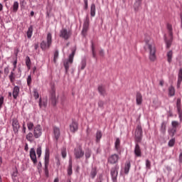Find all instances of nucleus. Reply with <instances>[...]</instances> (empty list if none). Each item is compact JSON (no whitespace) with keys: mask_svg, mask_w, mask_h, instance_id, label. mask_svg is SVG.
<instances>
[{"mask_svg":"<svg viewBox=\"0 0 182 182\" xmlns=\"http://www.w3.org/2000/svg\"><path fill=\"white\" fill-rule=\"evenodd\" d=\"M145 41V49H148L149 55V58L151 62H155L156 59V46L154 44L153 42L150 41V36H146L144 39Z\"/></svg>","mask_w":182,"mask_h":182,"instance_id":"f257e3e1","label":"nucleus"},{"mask_svg":"<svg viewBox=\"0 0 182 182\" xmlns=\"http://www.w3.org/2000/svg\"><path fill=\"white\" fill-rule=\"evenodd\" d=\"M166 28L170 38L168 40L167 37L165 36L164 41L166 42L167 49H170L171 43H173V26L170 23H168L166 25Z\"/></svg>","mask_w":182,"mask_h":182,"instance_id":"f03ea898","label":"nucleus"},{"mask_svg":"<svg viewBox=\"0 0 182 182\" xmlns=\"http://www.w3.org/2000/svg\"><path fill=\"white\" fill-rule=\"evenodd\" d=\"M75 53H76V50H73L72 53L69 55L68 60L64 62V68L65 69V73H68V72H69V68L70 67V65L73 63V58H75Z\"/></svg>","mask_w":182,"mask_h":182,"instance_id":"7ed1b4c3","label":"nucleus"},{"mask_svg":"<svg viewBox=\"0 0 182 182\" xmlns=\"http://www.w3.org/2000/svg\"><path fill=\"white\" fill-rule=\"evenodd\" d=\"M143 137V129L141 125H138L135 131V143H141Z\"/></svg>","mask_w":182,"mask_h":182,"instance_id":"20e7f679","label":"nucleus"},{"mask_svg":"<svg viewBox=\"0 0 182 182\" xmlns=\"http://www.w3.org/2000/svg\"><path fill=\"white\" fill-rule=\"evenodd\" d=\"M55 92L56 90L55 89V86L53 85L50 90V102L53 106H56V104L58 103V98L56 97Z\"/></svg>","mask_w":182,"mask_h":182,"instance_id":"39448f33","label":"nucleus"},{"mask_svg":"<svg viewBox=\"0 0 182 182\" xmlns=\"http://www.w3.org/2000/svg\"><path fill=\"white\" fill-rule=\"evenodd\" d=\"M12 127L13 132H14V134H18L19 129L21 128V125H19V121H18L16 118H14L12 119Z\"/></svg>","mask_w":182,"mask_h":182,"instance_id":"423d86ee","label":"nucleus"},{"mask_svg":"<svg viewBox=\"0 0 182 182\" xmlns=\"http://www.w3.org/2000/svg\"><path fill=\"white\" fill-rule=\"evenodd\" d=\"M118 170H119V166L117 165H115L111 169V176H112V181L114 182H115L117 178V174L119 173Z\"/></svg>","mask_w":182,"mask_h":182,"instance_id":"0eeeda50","label":"nucleus"},{"mask_svg":"<svg viewBox=\"0 0 182 182\" xmlns=\"http://www.w3.org/2000/svg\"><path fill=\"white\" fill-rule=\"evenodd\" d=\"M119 161V155L114 154L109 156L108 158V163L109 164H117Z\"/></svg>","mask_w":182,"mask_h":182,"instance_id":"6e6552de","label":"nucleus"},{"mask_svg":"<svg viewBox=\"0 0 182 182\" xmlns=\"http://www.w3.org/2000/svg\"><path fill=\"white\" fill-rule=\"evenodd\" d=\"M33 136L35 139H39V136H42V129L41 128V125H37L34 127Z\"/></svg>","mask_w":182,"mask_h":182,"instance_id":"1a4fd4ad","label":"nucleus"},{"mask_svg":"<svg viewBox=\"0 0 182 182\" xmlns=\"http://www.w3.org/2000/svg\"><path fill=\"white\" fill-rule=\"evenodd\" d=\"M176 108L178 110V114L179 116V119L181 122L182 120V110H181V99L178 98L176 101Z\"/></svg>","mask_w":182,"mask_h":182,"instance_id":"9d476101","label":"nucleus"},{"mask_svg":"<svg viewBox=\"0 0 182 182\" xmlns=\"http://www.w3.org/2000/svg\"><path fill=\"white\" fill-rule=\"evenodd\" d=\"M60 38H63V39L68 40V38H70V33L68 31V29L63 28L60 31Z\"/></svg>","mask_w":182,"mask_h":182,"instance_id":"9b49d317","label":"nucleus"},{"mask_svg":"<svg viewBox=\"0 0 182 182\" xmlns=\"http://www.w3.org/2000/svg\"><path fill=\"white\" fill-rule=\"evenodd\" d=\"M75 159H82L85 156V152L82 150V148L79 147L75 149L74 152Z\"/></svg>","mask_w":182,"mask_h":182,"instance_id":"f8f14e48","label":"nucleus"},{"mask_svg":"<svg viewBox=\"0 0 182 182\" xmlns=\"http://www.w3.org/2000/svg\"><path fill=\"white\" fill-rule=\"evenodd\" d=\"M30 158L33 164H36L38 163V159H36V152L33 148H31L30 150Z\"/></svg>","mask_w":182,"mask_h":182,"instance_id":"ddd939ff","label":"nucleus"},{"mask_svg":"<svg viewBox=\"0 0 182 182\" xmlns=\"http://www.w3.org/2000/svg\"><path fill=\"white\" fill-rule=\"evenodd\" d=\"M139 143L140 142H135L134 154L136 157H141V149H140Z\"/></svg>","mask_w":182,"mask_h":182,"instance_id":"4468645a","label":"nucleus"},{"mask_svg":"<svg viewBox=\"0 0 182 182\" xmlns=\"http://www.w3.org/2000/svg\"><path fill=\"white\" fill-rule=\"evenodd\" d=\"M89 22H90L89 16H87L84 22L83 28L82 31L83 35H85L86 32H87V29H89Z\"/></svg>","mask_w":182,"mask_h":182,"instance_id":"2eb2a0df","label":"nucleus"},{"mask_svg":"<svg viewBox=\"0 0 182 182\" xmlns=\"http://www.w3.org/2000/svg\"><path fill=\"white\" fill-rule=\"evenodd\" d=\"M53 135L55 141H58L59 140V138L60 137V129L58 127H53Z\"/></svg>","mask_w":182,"mask_h":182,"instance_id":"dca6fc26","label":"nucleus"},{"mask_svg":"<svg viewBox=\"0 0 182 182\" xmlns=\"http://www.w3.org/2000/svg\"><path fill=\"white\" fill-rule=\"evenodd\" d=\"M136 102L138 106H140L143 103V95L140 92H137L136 94Z\"/></svg>","mask_w":182,"mask_h":182,"instance_id":"f3484780","label":"nucleus"},{"mask_svg":"<svg viewBox=\"0 0 182 182\" xmlns=\"http://www.w3.org/2000/svg\"><path fill=\"white\" fill-rule=\"evenodd\" d=\"M19 87L18 86H14V89H13V92H12V96L14 97V99L16 100L18 99V96H19Z\"/></svg>","mask_w":182,"mask_h":182,"instance_id":"a211bd4d","label":"nucleus"},{"mask_svg":"<svg viewBox=\"0 0 182 182\" xmlns=\"http://www.w3.org/2000/svg\"><path fill=\"white\" fill-rule=\"evenodd\" d=\"M77 129H79L77 126V122H73L70 125V132H72V133H75V132H77Z\"/></svg>","mask_w":182,"mask_h":182,"instance_id":"6ab92c4d","label":"nucleus"},{"mask_svg":"<svg viewBox=\"0 0 182 182\" xmlns=\"http://www.w3.org/2000/svg\"><path fill=\"white\" fill-rule=\"evenodd\" d=\"M98 92L102 96H106V88L105 87V86H98Z\"/></svg>","mask_w":182,"mask_h":182,"instance_id":"aec40b11","label":"nucleus"},{"mask_svg":"<svg viewBox=\"0 0 182 182\" xmlns=\"http://www.w3.org/2000/svg\"><path fill=\"white\" fill-rule=\"evenodd\" d=\"M52 45V34L48 33L47 35V48H50Z\"/></svg>","mask_w":182,"mask_h":182,"instance_id":"412c9836","label":"nucleus"},{"mask_svg":"<svg viewBox=\"0 0 182 182\" xmlns=\"http://www.w3.org/2000/svg\"><path fill=\"white\" fill-rule=\"evenodd\" d=\"M90 15L92 17H95L96 15V5H95V4H91V7H90Z\"/></svg>","mask_w":182,"mask_h":182,"instance_id":"4be33fe9","label":"nucleus"},{"mask_svg":"<svg viewBox=\"0 0 182 182\" xmlns=\"http://www.w3.org/2000/svg\"><path fill=\"white\" fill-rule=\"evenodd\" d=\"M33 33V26H30L27 31V38L31 39L32 38V33Z\"/></svg>","mask_w":182,"mask_h":182,"instance_id":"5701e85b","label":"nucleus"},{"mask_svg":"<svg viewBox=\"0 0 182 182\" xmlns=\"http://www.w3.org/2000/svg\"><path fill=\"white\" fill-rule=\"evenodd\" d=\"M130 167H132V164L129 161L126 162L124 166V173L125 174H129V171H130Z\"/></svg>","mask_w":182,"mask_h":182,"instance_id":"b1692460","label":"nucleus"},{"mask_svg":"<svg viewBox=\"0 0 182 182\" xmlns=\"http://www.w3.org/2000/svg\"><path fill=\"white\" fill-rule=\"evenodd\" d=\"M16 77V75H15V73L11 72L10 75H9V79L11 83H15Z\"/></svg>","mask_w":182,"mask_h":182,"instance_id":"393cba45","label":"nucleus"},{"mask_svg":"<svg viewBox=\"0 0 182 182\" xmlns=\"http://www.w3.org/2000/svg\"><path fill=\"white\" fill-rule=\"evenodd\" d=\"M182 82V68L179 70L178 75V87H180Z\"/></svg>","mask_w":182,"mask_h":182,"instance_id":"a878e982","label":"nucleus"},{"mask_svg":"<svg viewBox=\"0 0 182 182\" xmlns=\"http://www.w3.org/2000/svg\"><path fill=\"white\" fill-rule=\"evenodd\" d=\"M18 9H19V3L15 1L13 4L12 12L16 13L18 12Z\"/></svg>","mask_w":182,"mask_h":182,"instance_id":"bb28decb","label":"nucleus"},{"mask_svg":"<svg viewBox=\"0 0 182 182\" xmlns=\"http://www.w3.org/2000/svg\"><path fill=\"white\" fill-rule=\"evenodd\" d=\"M168 95L171 97H173L174 95H176V89H174V87L170 86L168 87Z\"/></svg>","mask_w":182,"mask_h":182,"instance_id":"cd10ccee","label":"nucleus"},{"mask_svg":"<svg viewBox=\"0 0 182 182\" xmlns=\"http://www.w3.org/2000/svg\"><path fill=\"white\" fill-rule=\"evenodd\" d=\"M115 149L118 153H120V139L119 138L115 141Z\"/></svg>","mask_w":182,"mask_h":182,"instance_id":"c85d7f7f","label":"nucleus"},{"mask_svg":"<svg viewBox=\"0 0 182 182\" xmlns=\"http://www.w3.org/2000/svg\"><path fill=\"white\" fill-rule=\"evenodd\" d=\"M26 65L28 68V69H31V65H32V62L31 61V58L29 56L26 57Z\"/></svg>","mask_w":182,"mask_h":182,"instance_id":"c756f323","label":"nucleus"},{"mask_svg":"<svg viewBox=\"0 0 182 182\" xmlns=\"http://www.w3.org/2000/svg\"><path fill=\"white\" fill-rule=\"evenodd\" d=\"M102 131H97L96 133V141L97 143H99L100 141V139H102Z\"/></svg>","mask_w":182,"mask_h":182,"instance_id":"7c9ffc66","label":"nucleus"},{"mask_svg":"<svg viewBox=\"0 0 182 182\" xmlns=\"http://www.w3.org/2000/svg\"><path fill=\"white\" fill-rule=\"evenodd\" d=\"M91 48L92 58H94V59H96V51L95 50V43H93V41H91Z\"/></svg>","mask_w":182,"mask_h":182,"instance_id":"2f4dec72","label":"nucleus"},{"mask_svg":"<svg viewBox=\"0 0 182 182\" xmlns=\"http://www.w3.org/2000/svg\"><path fill=\"white\" fill-rule=\"evenodd\" d=\"M26 139L28 140V141L32 143V141H33V134L32 132H29L26 135Z\"/></svg>","mask_w":182,"mask_h":182,"instance_id":"473e14b6","label":"nucleus"},{"mask_svg":"<svg viewBox=\"0 0 182 182\" xmlns=\"http://www.w3.org/2000/svg\"><path fill=\"white\" fill-rule=\"evenodd\" d=\"M167 58L168 63H171V60L173 59V51L170 50L167 53Z\"/></svg>","mask_w":182,"mask_h":182,"instance_id":"72a5a7b5","label":"nucleus"},{"mask_svg":"<svg viewBox=\"0 0 182 182\" xmlns=\"http://www.w3.org/2000/svg\"><path fill=\"white\" fill-rule=\"evenodd\" d=\"M27 127H28V129L30 132H31V130H33V129H35V125L32 122H27Z\"/></svg>","mask_w":182,"mask_h":182,"instance_id":"f704fd0d","label":"nucleus"},{"mask_svg":"<svg viewBox=\"0 0 182 182\" xmlns=\"http://www.w3.org/2000/svg\"><path fill=\"white\" fill-rule=\"evenodd\" d=\"M58 58H59V51L55 50L54 52V55H53V62H54V63H56Z\"/></svg>","mask_w":182,"mask_h":182,"instance_id":"c9c22d12","label":"nucleus"},{"mask_svg":"<svg viewBox=\"0 0 182 182\" xmlns=\"http://www.w3.org/2000/svg\"><path fill=\"white\" fill-rule=\"evenodd\" d=\"M96 174H97V171H96V168H93L90 172V177L92 178H95V177H96Z\"/></svg>","mask_w":182,"mask_h":182,"instance_id":"e433bc0d","label":"nucleus"},{"mask_svg":"<svg viewBox=\"0 0 182 182\" xmlns=\"http://www.w3.org/2000/svg\"><path fill=\"white\" fill-rule=\"evenodd\" d=\"M61 154H62L63 159H66V156H67L66 148L63 147L61 149Z\"/></svg>","mask_w":182,"mask_h":182,"instance_id":"4c0bfd02","label":"nucleus"},{"mask_svg":"<svg viewBox=\"0 0 182 182\" xmlns=\"http://www.w3.org/2000/svg\"><path fill=\"white\" fill-rule=\"evenodd\" d=\"M90 156H92V151L90 149H87L85 151L86 159H90Z\"/></svg>","mask_w":182,"mask_h":182,"instance_id":"58836bf2","label":"nucleus"},{"mask_svg":"<svg viewBox=\"0 0 182 182\" xmlns=\"http://www.w3.org/2000/svg\"><path fill=\"white\" fill-rule=\"evenodd\" d=\"M86 68V58L82 60L81 62V70H83Z\"/></svg>","mask_w":182,"mask_h":182,"instance_id":"ea45409f","label":"nucleus"},{"mask_svg":"<svg viewBox=\"0 0 182 182\" xmlns=\"http://www.w3.org/2000/svg\"><path fill=\"white\" fill-rule=\"evenodd\" d=\"M175 144H176V139H171V140L168 141V146L169 147H173Z\"/></svg>","mask_w":182,"mask_h":182,"instance_id":"a19ab883","label":"nucleus"},{"mask_svg":"<svg viewBox=\"0 0 182 182\" xmlns=\"http://www.w3.org/2000/svg\"><path fill=\"white\" fill-rule=\"evenodd\" d=\"M36 154L38 157H41V155L42 154V147L38 146L36 149Z\"/></svg>","mask_w":182,"mask_h":182,"instance_id":"79ce46f5","label":"nucleus"},{"mask_svg":"<svg viewBox=\"0 0 182 182\" xmlns=\"http://www.w3.org/2000/svg\"><path fill=\"white\" fill-rule=\"evenodd\" d=\"M27 85L28 86H31L32 85V75H28L27 77Z\"/></svg>","mask_w":182,"mask_h":182,"instance_id":"37998d69","label":"nucleus"},{"mask_svg":"<svg viewBox=\"0 0 182 182\" xmlns=\"http://www.w3.org/2000/svg\"><path fill=\"white\" fill-rule=\"evenodd\" d=\"M171 124L173 129H177V127H178V122L177 121H172Z\"/></svg>","mask_w":182,"mask_h":182,"instance_id":"c03bdc74","label":"nucleus"},{"mask_svg":"<svg viewBox=\"0 0 182 182\" xmlns=\"http://www.w3.org/2000/svg\"><path fill=\"white\" fill-rule=\"evenodd\" d=\"M41 48L43 50H46V42L42 41L41 43Z\"/></svg>","mask_w":182,"mask_h":182,"instance_id":"a18cd8bd","label":"nucleus"},{"mask_svg":"<svg viewBox=\"0 0 182 182\" xmlns=\"http://www.w3.org/2000/svg\"><path fill=\"white\" fill-rule=\"evenodd\" d=\"M176 132H177V129H176V128H172V129L169 131V133H170V134H171V136H174Z\"/></svg>","mask_w":182,"mask_h":182,"instance_id":"49530a36","label":"nucleus"},{"mask_svg":"<svg viewBox=\"0 0 182 182\" xmlns=\"http://www.w3.org/2000/svg\"><path fill=\"white\" fill-rule=\"evenodd\" d=\"M68 176H72V164H70L68 168Z\"/></svg>","mask_w":182,"mask_h":182,"instance_id":"de8ad7c7","label":"nucleus"},{"mask_svg":"<svg viewBox=\"0 0 182 182\" xmlns=\"http://www.w3.org/2000/svg\"><path fill=\"white\" fill-rule=\"evenodd\" d=\"M33 93H34V97L36 99H38L39 98V92H38V90L35 89L33 90Z\"/></svg>","mask_w":182,"mask_h":182,"instance_id":"09e8293b","label":"nucleus"},{"mask_svg":"<svg viewBox=\"0 0 182 182\" xmlns=\"http://www.w3.org/2000/svg\"><path fill=\"white\" fill-rule=\"evenodd\" d=\"M146 167L147 168H151V162H150V161L149 159H147L146 161Z\"/></svg>","mask_w":182,"mask_h":182,"instance_id":"8fccbe9b","label":"nucleus"},{"mask_svg":"<svg viewBox=\"0 0 182 182\" xmlns=\"http://www.w3.org/2000/svg\"><path fill=\"white\" fill-rule=\"evenodd\" d=\"M4 75H6V76H7V75L9 74V66H7L4 68Z\"/></svg>","mask_w":182,"mask_h":182,"instance_id":"3c124183","label":"nucleus"},{"mask_svg":"<svg viewBox=\"0 0 182 182\" xmlns=\"http://www.w3.org/2000/svg\"><path fill=\"white\" fill-rule=\"evenodd\" d=\"M166 122H162L161 124V130L162 132H166Z\"/></svg>","mask_w":182,"mask_h":182,"instance_id":"603ef678","label":"nucleus"},{"mask_svg":"<svg viewBox=\"0 0 182 182\" xmlns=\"http://www.w3.org/2000/svg\"><path fill=\"white\" fill-rule=\"evenodd\" d=\"M49 161V150L46 149V164H48Z\"/></svg>","mask_w":182,"mask_h":182,"instance_id":"864d4df0","label":"nucleus"},{"mask_svg":"<svg viewBox=\"0 0 182 182\" xmlns=\"http://www.w3.org/2000/svg\"><path fill=\"white\" fill-rule=\"evenodd\" d=\"M44 173L45 174H46V155H45V157H44Z\"/></svg>","mask_w":182,"mask_h":182,"instance_id":"5fc2aeb1","label":"nucleus"},{"mask_svg":"<svg viewBox=\"0 0 182 182\" xmlns=\"http://www.w3.org/2000/svg\"><path fill=\"white\" fill-rule=\"evenodd\" d=\"M98 106H99V107H103V106H105V102L102 100H100L98 102Z\"/></svg>","mask_w":182,"mask_h":182,"instance_id":"6e6d98bb","label":"nucleus"},{"mask_svg":"<svg viewBox=\"0 0 182 182\" xmlns=\"http://www.w3.org/2000/svg\"><path fill=\"white\" fill-rule=\"evenodd\" d=\"M16 63H18V58H16V60L13 63V65H14L13 70H15V69H16Z\"/></svg>","mask_w":182,"mask_h":182,"instance_id":"4d7b16f0","label":"nucleus"},{"mask_svg":"<svg viewBox=\"0 0 182 182\" xmlns=\"http://www.w3.org/2000/svg\"><path fill=\"white\" fill-rule=\"evenodd\" d=\"M2 105H4V97H0V109H2Z\"/></svg>","mask_w":182,"mask_h":182,"instance_id":"13d9d810","label":"nucleus"},{"mask_svg":"<svg viewBox=\"0 0 182 182\" xmlns=\"http://www.w3.org/2000/svg\"><path fill=\"white\" fill-rule=\"evenodd\" d=\"M13 177H18V169H16L15 171L13 172Z\"/></svg>","mask_w":182,"mask_h":182,"instance_id":"bf43d9fd","label":"nucleus"},{"mask_svg":"<svg viewBox=\"0 0 182 182\" xmlns=\"http://www.w3.org/2000/svg\"><path fill=\"white\" fill-rule=\"evenodd\" d=\"M84 3H85V9H87V8H89V6H88V4H87V0H84Z\"/></svg>","mask_w":182,"mask_h":182,"instance_id":"052dcab7","label":"nucleus"},{"mask_svg":"<svg viewBox=\"0 0 182 182\" xmlns=\"http://www.w3.org/2000/svg\"><path fill=\"white\" fill-rule=\"evenodd\" d=\"M22 132L23 133H26V127H25V122H23V129H22Z\"/></svg>","mask_w":182,"mask_h":182,"instance_id":"680f3d73","label":"nucleus"},{"mask_svg":"<svg viewBox=\"0 0 182 182\" xmlns=\"http://www.w3.org/2000/svg\"><path fill=\"white\" fill-rule=\"evenodd\" d=\"M16 58H18V53H19V48L16 49V51L14 53Z\"/></svg>","mask_w":182,"mask_h":182,"instance_id":"e2e57ef3","label":"nucleus"},{"mask_svg":"<svg viewBox=\"0 0 182 182\" xmlns=\"http://www.w3.org/2000/svg\"><path fill=\"white\" fill-rule=\"evenodd\" d=\"M28 149H29V148L28 147V144H26L25 146H24V150H25L26 151H28Z\"/></svg>","mask_w":182,"mask_h":182,"instance_id":"0e129e2a","label":"nucleus"},{"mask_svg":"<svg viewBox=\"0 0 182 182\" xmlns=\"http://www.w3.org/2000/svg\"><path fill=\"white\" fill-rule=\"evenodd\" d=\"M179 162L182 163V152L179 155Z\"/></svg>","mask_w":182,"mask_h":182,"instance_id":"69168bd1","label":"nucleus"},{"mask_svg":"<svg viewBox=\"0 0 182 182\" xmlns=\"http://www.w3.org/2000/svg\"><path fill=\"white\" fill-rule=\"evenodd\" d=\"M34 48H35V49H36V50L38 49V48H39V44H38V43H35L34 44Z\"/></svg>","mask_w":182,"mask_h":182,"instance_id":"338daca9","label":"nucleus"},{"mask_svg":"<svg viewBox=\"0 0 182 182\" xmlns=\"http://www.w3.org/2000/svg\"><path fill=\"white\" fill-rule=\"evenodd\" d=\"M159 85H160V86H164V81L161 80V81L159 82Z\"/></svg>","mask_w":182,"mask_h":182,"instance_id":"774afa93","label":"nucleus"}]
</instances>
